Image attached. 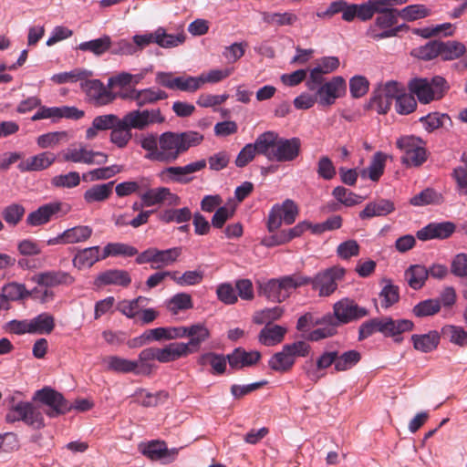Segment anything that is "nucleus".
Wrapping results in <instances>:
<instances>
[{
	"mask_svg": "<svg viewBox=\"0 0 467 467\" xmlns=\"http://www.w3.org/2000/svg\"><path fill=\"white\" fill-rule=\"evenodd\" d=\"M165 118L159 109L131 110L120 119L111 130L109 140L119 149L125 148L132 138L131 130H142L153 123H162Z\"/></svg>",
	"mask_w": 467,
	"mask_h": 467,
	"instance_id": "1",
	"label": "nucleus"
},
{
	"mask_svg": "<svg viewBox=\"0 0 467 467\" xmlns=\"http://www.w3.org/2000/svg\"><path fill=\"white\" fill-rule=\"evenodd\" d=\"M203 135L198 131H166L160 135L161 161H174L190 148L200 145Z\"/></svg>",
	"mask_w": 467,
	"mask_h": 467,
	"instance_id": "2",
	"label": "nucleus"
},
{
	"mask_svg": "<svg viewBox=\"0 0 467 467\" xmlns=\"http://www.w3.org/2000/svg\"><path fill=\"white\" fill-rule=\"evenodd\" d=\"M414 324L410 319L394 320L390 317H376L362 323L358 328V340L362 341L376 332L385 337H396L411 331Z\"/></svg>",
	"mask_w": 467,
	"mask_h": 467,
	"instance_id": "3",
	"label": "nucleus"
},
{
	"mask_svg": "<svg viewBox=\"0 0 467 467\" xmlns=\"http://www.w3.org/2000/svg\"><path fill=\"white\" fill-rule=\"evenodd\" d=\"M311 347L305 341H296L283 346L282 350L275 353L268 360L269 368L278 373L290 371L297 357H306Z\"/></svg>",
	"mask_w": 467,
	"mask_h": 467,
	"instance_id": "4",
	"label": "nucleus"
},
{
	"mask_svg": "<svg viewBox=\"0 0 467 467\" xmlns=\"http://www.w3.org/2000/svg\"><path fill=\"white\" fill-rule=\"evenodd\" d=\"M409 89L412 95L417 96L420 103L427 104L441 99L448 91L449 85L444 78L435 76L431 81L427 78L411 79Z\"/></svg>",
	"mask_w": 467,
	"mask_h": 467,
	"instance_id": "5",
	"label": "nucleus"
},
{
	"mask_svg": "<svg viewBox=\"0 0 467 467\" xmlns=\"http://www.w3.org/2000/svg\"><path fill=\"white\" fill-rule=\"evenodd\" d=\"M309 282V277L302 275H295L284 276L280 279L269 280L267 283L261 285L260 291L268 299L282 302L288 297L291 289L308 285Z\"/></svg>",
	"mask_w": 467,
	"mask_h": 467,
	"instance_id": "6",
	"label": "nucleus"
},
{
	"mask_svg": "<svg viewBox=\"0 0 467 467\" xmlns=\"http://www.w3.org/2000/svg\"><path fill=\"white\" fill-rule=\"evenodd\" d=\"M5 421L8 423L23 421L34 430H41L46 426L40 409L28 401H19L12 405L5 415Z\"/></svg>",
	"mask_w": 467,
	"mask_h": 467,
	"instance_id": "7",
	"label": "nucleus"
},
{
	"mask_svg": "<svg viewBox=\"0 0 467 467\" xmlns=\"http://www.w3.org/2000/svg\"><path fill=\"white\" fill-rule=\"evenodd\" d=\"M33 400L47 407L45 413L50 418L64 415L73 410L71 403L60 392L49 387L36 391Z\"/></svg>",
	"mask_w": 467,
	"mask_h": 467,
	"instance_id": "8",
	"label": "nucleus"
},
{
	"mask_svg": "<svg viewBox=\"0 0 467 467\" xmlns=\"http://www.w3.org/2000/svg\"><path fill=\"white\" fill-rule=\"evenodd\" d=\"M397 147L404 153L401 162L407 166H420L427 160L425 142L419 137L404 136L396 142Z\"/></svg>",
	"mask_w": 467,
	"mask_h": 467,
	"instance_id": "9",
	"label": "nucleus"
},
{
	"mask_svg": "<svg viewBox=\"0 0 467 467\" xmlns=\"http://www.w3.org/2000/svg\"><path fill=\"white\" fill-rule=\"evenodd\" d=\"M345 275V268L335 265L319 272L314 278H309L308 284L312 285L313 290L317 291L319 296L327 297L337 289L338 282L343 280Z\"/></svg>",
	"mask_w": 467,
	"mask_h": 467,
	"instance_id": "10",
	"label": "nucleus"
},
{
	"mask_svg": "<svg viewBox=\"0 0 467 467\" xmlns=\"http://www.w3.org/2000/svg\"><path fill=\"white\" fill-rule=\"evenodd\" d=\"M403 91V86L397 81H388L379 84L373 92L370 99L371 108L379 114H386L391 106L393 99L399 96V92Z\"/></svg>",
	"mask_w": 467,
	"mask_h": 467,
	"instance_id": "11",
	"label": "nucleus"
},
{
	"mask_svg": "<svg viewBox=\"0 0 467 467\" xmlns=\"http://www.w3.org/2000/svg\"><path fill=\"white\" fill-rule=\"evenodd\" d=\"M333 314L337 325L348 324L368 316V310L358 306L353 299L345 297L334 304Z\"/></svg>",
	"mask_w": 467,
	"mask_h": 467,
	"instance_id": "12",
	"label": "nucleus"
},
{
	"mask_svg": "<svg viewBox=\"0 0 467 467\" xmlns=\"http://www.w3.org/2000/svg\"><path fill=\"white\" fill-rule=\"evenodd\" d=\"M81 88L88 96L89 102L97 107L109 105L117 98V93L112 92V88L108 85L104 86L99 79H85L81 83Z\"/></svg>",
	"mask_w": 467,
	"mask_h": 467,
	"instance_id": "13",
	"label": "nucleus"
},
{
	"mask_svg": "<svg viewBox=\"0 0 467 467\" xmlns=\"http://www.w3.org/2000/svg\"><path fill=\"white\" fill-rule=\"evenodd\" d=\"M298 214V207L294 201L287 199L280 205H275L268 216L267 227L269 232L277 230L282 223L292 224Z\"/></svg>",
	"mask_w": 467,
	"mask_h": 467,
	"instance_id": "14",
	"label": "nucleus"
},
{
	"mask_svg": "<svg viewBox=\"0 0 467 467\" xmlns=\"http://www.w3.org/2000/svg\"><path fill=\"white\" fill-rule=\"evenodd\" d=\"M70 211V206L61 202H53L40 206L28 213L26 223L29 226H39L48 223L58 214L65 215Z\"/></svg>",
	"mask_w": 467,
	"mask_h": 467,
	"instance_id": "15",
	"label": "nucleus"
},
{
	"mask_svg": "<svg viewBox=\"0 0 467 467\" xmlns=\"http://www.w3.org/2000/svg\"><path fill=\"white\" fill-rule=\"evenodd\" d=\"M65 161L84 163L88 165H103L109 160V155L102 151L88 150L85 146L67 149L63 153Z\"/></svg>",
	"mask_w": 467,
	"mask_h": 467,
	"instance_id": "16",
	"label": "nucleus"
},
{
	"mask_svg": "<svg viewBox=\"0 0 467 467\" xmlns=\"http://www.w3.org/2000/svg\"><path fill=\"white\" fill-rule=\"evenodd\" d=\"M316 89L318 103L329 107L345 92L346 82L342 77H334L325 84H320Z\"/></svg>",
	"mask_w": 467,
	"mask_h": 467,
	"instance_id": "17",
	"label": "nucleus"
},
{
	"mask_svg": "<svg viewBox=\"0 0 467 467\" xmlns=\"http://www.w3.org/2000/svg\"><path fill=\"white\" fill-rule=\"evenodd\" d=\"M38 286L55 287L68 286L75 283L76 278L70 273L62 270H47L36 273L31 278Z\"/></svg>",
	"mask_w": 467,
	"mask_h": 467,
	"instance_id": "18",
	"label": "nucleus"
},
{
	"mask_svg": "<svg viewBox=\"0 0 467 467\" xmlns=\"http://www.w3.org/2000/svg\"><path fill=\"white\" fill-rule=\"evenodd\" d=\"M337 57H324L317 60L316 66L310 70L306 86L309 90L316 88L322 84L323 75L334 72L339 67Z\"/></svg>",
	"mask_w": 467,
	"mask_h": 467,
	"instance_id": "19",
	"label": "nucleus"
},
{
	"mask_svg": "<svg viewBox=\"0 0 467 467\" xmlns=\"http://www.w3.org/2000/svg\"><path fill=\"white\" fill-rule=\"evenodd\" d=\"M140 199L142 205L147 207L161 203H165L169 206H177L181 203L180 197L166 187L148 189L145 192L140 194Z\"/></svg>",
	"mask_w": 467,
	"mask_h": 467,
	"instance_id": "20",
	"label": "nucleus"
},
{
	"mask_svg": "<svg viewBox=\"0 0 467 467\" xmlns=\"http://www.w3.org/2000/svg\"><path fill=\"white\" fill-rule=\"evenodd\" d=\"M300 150L301 141L298 138L285 139L278 135L274 161L278 162L293 161L299 156Z\"/></svg>",
	"mask_w": 467,
	"mask_h": 467,
	"instance_id": "21",
	"label": "nucleus"
},
{
	"mask_svg": "<svg viewBox=\"0 0 467 467\" xmlns=\"http://www.w3.org/2000/svg\"><path fill=\"white\" fill-rule=\"evenodd\" d=\"M141 452L151 461H161L163 463L172 462L178 455V449L169 450L164 441H152L141 446Z\"/></svg>",
	"mask_w": 467,
	"mask_h": 467,
	"instance_id": "22",
	"label": "nucleus"
},
{
	"mask_svg": "<svg viewBox=\"0 0 467 467\" xmlns=\"http://www.w3.org/2000/svg\"><path fill=\"white\" fill-rule=\"evenodd\" d=\"M456 230L452 222L431 223L419 230L416 236L420 241L449 238Z\"/></svg>",
	"mask_w": 467,
	"mask_h": 467,
	"instance_id": "23",
	"label": "nucleus"
},
{
	"mask_svg": "<svg viewBox=\"0 0 467 467\" xmlns=\"http://www.w3.org/2000/svg\"><path fill=\"white\" fill-rule=\"evenodd\" d=\"M207 165L205 160H200L185 166H171L166 168L162 174L167 175L171 181L179 183H189L192 178L189 174L203 170Z\"/></svg>",
	"mask_w": 467,
	"mask_h": 467,
	"instance_id": "24",
	"label": "nucleus"
},
{
	"mask_svg": "<svg viewBox=\"0 0 467 467\" xmlns=\"http://www.w3.org/2000/svg\"><path fill=\"white\" fill-rule=\"evenodd\" d=\"M211 336L210 330L204 324L197 323L187 327V335L190 339L184 346L187 347L188 355L200 350L201 345Z\"/></svg>",
	"mask_w": 467,
	"mask_h": 467,
	"instance_id": "25",
	"label": "nucleus"
},
{
	"mask_svg": "<svg viewBox=\"0 0 467 467\" xmlns=\"http://www.w3.org/2000/svg\"><path fill=\"white\" fill-rule=\"evenodd\" d=\"M277 142L278 133L275 131H265L255 139L254 144L257 154L264 155L268 161H274Z\"/></svg>",
	"mask_w": 467,
	"mask_h": 467,
	"instance_id": "26",
	"label": "nucleus"
},
{
	"mask_svg": "<svg viewBox=\"0 0 467 467\" xmlns=\"http://www.w3.org/2000/svg\"><path fill=\"white\" fill-rule=\"evenodd\" d=\"M261 354L258 351L247 352L239 348L227 356V360L232 368L240 369L244 367L253 366L259 361Z\"/></svg>",
	"mask_w": 467,
	"mask_h": 467,
	"instance_id": "27",
	"label": "nucleus"
},
{
	"mask_svg": "<svg viewBox=\"0 0 467 467\" xmlns=\"http://www.w3.org/2000/svg\"><path fill=\"white\" fill-rule=\"evenodd\" d=\"M101 258L99 246H91L78 250L72 264L78 269L89 268Z\"/></svg>",
	"mask_w": 467,
	"mask_h": 467,
	"instance_id": "28",
	"label": "nucleus"
},
{
	"mask_svg": "<svg viewBox=\"0 0 467 467\" xmlns=\"http://www.w3.org/2000/svg\"><path fill=\"white\" fill-rule=\"evenodd\" d=\"M287 332L286 327L279 325H265L258 335V340L261 344L272 347L281 343Z\"/></svg>",
	"mask_w": 467,
	"mask_h": 467,
	"instance_id": "29",
	"label": "nucleus"
},
{
	"mask_svg": "<svg viewBox=\"0 0 467 467\" xmlns=\"http://www.w3.org/2000/svg\"><path fill=\"white\" fill-rule=\"evenodd\" d=\"M106 368L109 371L116 373H130L138 375L139 362L130 360L119 356H109L103 359Z\"/></svg>",
	"mask_w": 467,
	"mask_h": 467,
	"instance_id": "30",
	"label": "nucleus"
},
{
	"mask_svg": "<svg viewBox=\"0 0 467 467\" xmlns=\"http://www.w3.org/2000/svg\"><path fill=\"white\" fill-rule=\"evenodd\" d=\"M54 161L55 157L53 154L43 152L22 161L18 164L17 168L22 172L41 171L49 167L54 162Z\"/></svg>",
	"mask_w": 467,
	"mask_h": 467,
	"instance_id": "31",
	"label": "nucleus"
},
{
	"mask_svg": "<svg viewBox=\"0 0 467 467\" xmlns=\"http://www.w3.org/2000/svg\"><path fill=\"white\" fill-rule=\"evenodd\" d=\"M120 119L115 114H106L96 117L92 125L86 130V139L93 140L99 131L112 130Z\"/></svg>",
	"mask_w": 467,
	"mask_h": 467,
	"instance_id": "32",
	"label": "nucleus"
},
{
	"mask_svg": "<svg viewBox=\"0 0 467 467\" xmlns=\"http://www.w3.org/2000/svg\"><path fill=\"white\" fill-rule=\"evenodd\" d=\"M114 182L108 183L95 184L85 191L83 199L88 204L95 202H103L107 201L112 194Z\"/></svg>",
	"mask_w": 467,
	"mask_h": 467,
	"instance_id": "33",
	"label": "nucleus"
},
{
	"mask_svg": "<svg viewBox=\"0 0 467 467\" xmlns=\"http://www.w3.org/2000/svg\"><path fill=\"white\" fill-rule=\"evenodd\" d=\"M187 347L183 342L171 343L164 348H158L157 360L161 363H168L187 357Z\"/></svg>",
	"mask_w": 467,
	"mask_h": 467,
	"instance_id": "34",
	"label": "nucleus"
},
{
	"mask_svg": "<svg viewBox=\"0 0 467 467\" xmlns=\"http://www.w3.org/2000/svg\"><path fill=\"white\" fill-rule=\"evenodd\" d=\"M395 210L394 203L389 200H379L369 202L359 213L361 219H368L375 216H386Z\"/></svg>",
	"mask_w": 467,
	"mask_h": 467,
	"instance_id": "35",
	"label": "nucleus"
},
{
	"mask_svg": "<svg viewBox=\"0 0 467 467\" xmlns=\"http://www.w3.org/2000/svg\"><path fill=\"white\" fill-rule=\"evenodd\" d=\"M111 44L110 36L105 35L99 38L80 43L77 49L83 52H90L99 57L109 50Z\"/></svg>",
	"mask_w": 467,
	"mask_h": 467,
	"instance_id": "36",
	"label": "nucleus"
},
{
	"mask_svg": "<svg viewBox=\"0 0 467 467\" xmlns=\"http://www.w3.org/2000/svg\"><path fill=\"white\" fill-rule=\"evenodd\" d=\"M97 280L101 285H115L124 287L128 286L131 282V278L127 271L117 269L100 274Z\"/></svg>",
	"mask_w": 467,
	"mask_h": 467,
	"instance_id": "37",
	"label": "nucleus"
},
{
	"mask_svg": "<svg viewBox=\"0 0 467 467\" xmlns=\"http://www.w3.org/2000/svg\"><path fill=\"white\" fill-rule=\"evenodd\" d=\"M429 276L428 269L420 265L410 266L405 272V278L409 285L414 289H420Z\"/></svg>",
	"mask_w": 467,
	"mask_h": 467,
	"instance_id": "38",
	"label": "nucleus"
},
{
	"mask_svg": "<svg viewBox=\"0 0 467 467\" xmlns=\"http://www.w3.org/2000/svg\"><path fill=\"white\" fill-rule=\"evenodd\" d=\"M411 340L415 349L427 353L435 349L440 342V336L436 331L423 335H412Z\"/></svg>",
	"mask_w": 467,
	"mask_h": 467,
	"instance_id": "39",
	"label": "nucleus"
},
{
	"mask_svg": "<svg viewBox=\"0 0 467 467\" xmlns=\"http://www.w3.org/2000/svg\"><path fill=\"white\" fill-rule=\"evenodd\" d=\"M186 36L183 32L176 35L168 34L163 27L155 30V43L163 48L176 47L184 43Z\"/></svg>",
	"mask_w": 467,
	"mask_h": 467,
	"instance_id": "40",
	"label": "nucleus"
},
{
	"mask_svg": "<svg viewBox=\"0 0 467 467\" xmlns=\"http://www.w3.org/2000/svg\"><path fill=\"white\" fill-rule=\"evenodd\" d=\"M123 171L122 166L120 165H111L108 167H101L91 170L86 173L82 174V179L85 182H97V181H104L109 180L114 177L116 174L121 172Z\"/></svg>",
	"mask_w": 467,
	"mask_h": 467,
	"instance_id": "41",
	"label": "nucleus"
},
{
	"mask_svg": "<svg viewBox=\"0 0 467 467\" xmlns=\"http://www.w3.org/2000/svg\"><path fill=\"white\" fill-rule=\"evenodd\" d=\"M31 334H50L55 328V317L42 313L30 320Z\"/></svg>",
	"mask_w": 467,
	"mask_h": 467,
	"instance_id": "42",
	"label": "nucleus"
},
{
	"mask_svg": "<svg viewBox=\"0 0 467 467\" xmlns=\"http://www.w3.org/2000/svg\"><path fill=\"white\" fill-rule=\"evenodd\" d=\"M310 223H308L307 222H301L297 223L295 227L288 230H284L280 232L278 235L273 236V241L265 244L268 246H272L285 244L294 239L295 237L300 236L306 230L310 228Z\"/></svg>",
	"mask_w": 467,
	"mask_h": 467,
	"instance_id": "43",
	"label": "nucleus"
},
{
	"mask_svg": "<svg viewBox=\"0 0 467 467\" xmlns=\"http://www.w3.org/2000/svg\"><path fill=\"white\" fill-rule=\"evenodd\" d=\"M440 57L442 60H454L464 55L466 47L458 41H440Z\"/></svg>",
	"mask_w": 467,
	"mask_h": 467,
	"instance_id": "44",
	"label": "nucleus"
},
{
	"mask_svg": "<svg viewBox=\"0 0 467 467\" xmlns=\"http://www.w3.org/2000/svg\"><path fill=\"white\" fill-rule=\"evenodd\" d=\"M388 159V155L383 153L382 151H377L370 161L369 166L367 170H364L362 171V176H365V174L368 172V178L373 181L377 182L379 180L381 175L384 172L385 163L386 160Z\"/></svg>",
	"mask_w": 467,
	"mask_h": 467,
	"instance_id": "45",
	"label": "nucleus"
},
{
	"mask_svg": "<svg viewBox=\"0 0 467 467\" xmlns=\"http://www.w3.org/2000/svg\"><path fill=\"white\" fill-rule=\"evenodd\" d=\"M168 95L165 91L155 88H145L137 90L134 100L139 107H143L148 104H153L158 100L165 99Z\"/></svg>",
	"mask_w": 467,
	"mask_h": 467,
	"instance_id": "46",
	"label": "nucleus"
},
{
	"mask_svg": "<svg viewBox=\"0 0 467 467\" xmlns=\"http://www.w3.org/2000/svg\"><path fill=\"white\" fill-rule=\"evenodd\" d=\"M181 254L182 249L180 247H173L167 250H159L156 248L155 265H151V268L160 269L169 266L175 263Z\"/></svg>",
	"mask_w": 467,
	"mask_h": 467,
	"instance_id": "47",
	"label": "nucleus"
},
{
	"mask_svg": "<svg viewBox=\"0 0 467 467\" xmlns=\"http://www.w3.org/2000/svg\"><path fill=\"white\" fill-rule=\"evenodd\" d=\"M337 359V351H327L324 352L317 359V368L316 369H307L306 371L307 377L317 382L321 375L318 374V370L326 369L329 368L332 364L336 367Z\"/></svg>",
	"mask_w": 467,
	"mask_h": 467,
	"instance_id": "48",
	"label": "nucleus"
},
{
	"mask_svg": "<svg viewBox=\"0 0 467 467\" xmlns=\"http://www.w3.org/2000/svg\"><path fill=\"white\" fill-rule=\"evenodd\" d=\"M136 254H138V250L132 245L122 243H109L104 247L101 258L105 259L109 256L118 255L131 257Z\"/></svg>",
	"mask_w": 467,
	"mask_h": 467,
	"instance_id": "49",
	"label": "nucleus"
},
{
	"mask_svg": "<svg viewBox=\"0 0 467 467\" xmlns=\"http://www.w3.org/2000/svg\"><path fill=\"white\" fill-rule=\"evenodd\" d=\"M148 299L143 296H139L133 300H122L118 303L117 309L129 318L137 317L143 307V303Z\"/></svg>",
	"mask_w": 467,
	"mask_h": 467,
	"instance_id": "50",
	"label": "nucleus"
},
{
	"mask_svg": "<svg viewBox=\"0 0 467 467\" xmlns=\"http://www.w3.org/2000/svg\"><path fill=\"white\" fill-rule=\"evenodd\" d=\"M93 230L88 225H78L64 231V237L67 244L82 243L90 238Z\"/></svg>",
	"mask_w": 467,
	"mask_h": 467,
	"instance_id": "51",
	"label": "nucleus"
},
{
	"mask_svg": "<svg viewBox=\"0 0 467 467\" xmlns=\"http://www.w3.org/2000/svg\"><path fill=\"white\" fill-rule=\"evenodd\" d=\"M158 348H148L141 350L139 354L138 375H150L152 372L153 366L149 363L151 360H157Z\"/></svg>",
	"mask_w": 467,
	"mask_h": 467,
	"instance_id": "52",
	"label": "nucleus"
},
{
	"mask_svg": "<svg viewBox=\"0 0 467 467\" xmlns=\"http://www.w3.org/2000/svg\"><path fill=\"white\" fill-rule=\"evenodd\" d=\"M263 20L268 25L272 26H291L297 21L296 15L289 12L285 13H267L262 14Z\"/></svg>",
	"mask_w": 467,
	"mask_h": 467,
	"instance_id": "53",
	"label": "nucleus"
},
{
	"mask_svg": "<svg viewBox=\"0 0 467 467\" xmlns=\"http://www.w3.org/2000/svg\"><path fill=\"white\" fill-rule=\"evenodd\" d=\"M25 213L26 209L22 204L12 203L3 209L1 215L7 224L16 226L22 221Z\"/></svg>",
	"mask_w": 467,
	"mask_h": 467,
	"instance_id": "54",
	"label": "nucleus"
},
{
	"mask_svg": "<svg viewBox=\"0 0 467 467\" xmlns=\"http://www.w3.org/2000/svg\"><path fill=\"white\" fill-rule=\"evenodd\" d=\"M140 146L148 151L147 159L161 161V146L159 145V138L156 134H148L142 137Z\"/></svg>",
	"mask_w": 467,
	"mask_h": 467,
	"instance_id": "55",
	"label": "nucleus"
},
{
	"mask_svg": "<svg viewBox=\"0 0 467 467\" xmlns=\"http://www.w3.org/2000/svg\"><path fill=\"white\" fill-rule=\"evenodd\" d=\"M226 359L222 355L214 353H206L199 358V363L201 365H210L212 367L213 374H223L226 368Z\"/></svg>",
	"mask_w": 467,
	"mask_h": 467,
	"instance_id": "56",
	"label": "nucleus"
},
{
	"mask_svg": "<svg viewBox=\"0 0 467 467\" xmlns=\"http://www.w3.org/2000/svg\"><path fill=\"white\" fill-rule=\"evenodd\" d=\"M361 355L357 350H348L341 355L337 352L336 370L338 372L350 369L359 362Z\"/></svg>",
	"mask_w": 467,
	"mask_h": 467,
	"instance_id": "57",
	"label": "nucleus"
},
{
	"mask_svg": "<svg viewBox=\"0 0 467 467\" xmlns=\"http://www.w3.org/2000/svg\"><path fill=\"white\" fill-rule=\"evenodd\" d=\"M191 218L192 212L188 207L165 210L160 214V220L166 223L171 222L182 223L190 221Z\"/></svg>",
	"mask_w": 467,
	"mask_h": 467,
	"instance_id": "58",
	"label": "nucleus"
},
{
	"mask_svg": "<svg viewBox=\"0 0 467 467\" xmlns=\"http://www.w3.org/2000/svg\"><path fill=\"white\" fill-rule=\"evenodd\" d=\"M379 297L381 298V307L384 309L389 308L390 306L399 302V287L397 285H392L390 281H388L387 284L382 288V290L380 291Z\"/></svg>",
	"mask_w": 467,
	"mask_h": 467,
	"instance_id": "59",
	"label": "nucleus"
},
{
	"mask_svg": "<svg viewBox=\"0 0 467 467\" xmlns=\"http://www.w3.org/2000/svg\"><path fill=\"white\" fill-rule=\"evenodd\" d=\"M283 313L284 310L280 306L265 308L256 312L253 317V321L258 325H272L274 321L279 319L282 317Z\"/></svg>",
	"mask_w": 467,
	"mask_h": 467,
	"instance_id": "60",
	"label": "nucleus"
},
{
	"mask_svg": "<svg viewBox=\"0 0 467 467\" xmlns=\"http://www.w3.org/2000/svg\"><path fill=\"white\" fill-rule=\"evenodd\" d=\"M441 310V302L436 299H427L417 304L412 313L418 317L433 316Z\"/></svg>",
	"mask_w": 467,
	"mask_h": 467,
	"instance_id": "61",
	"label": "nucleus"
},
{
	"mask_svg": "<svg viewBox=\"0 0 467 467\" xmlns=\"http://www.w3.org/2000/svg\"><path fill=\"white\" fill-rule=\"evenodd\" d=\"M396 111L401 115H407L413 112L416 109L417 102L412 94L405 93L403 91L399 92V96L396 99Z\"/></svg>",
	"mask_w": 467,
	"mask_h": 467,
	"instance_id": "62",
	"label": "nucleus"
},
{
	"mask_svg": "<svg viewBox=\"0 0 467 467\" xmlns=\"http://www.w3.org/2000/svg\"><path fill=\"white\" fill-rule=\"evenodd\" d=\"M1 293L10 301H19L26 299V287L24 284L10 282L5 284Z\"/></svg>",
	"mask_w": 467,
	"mask_h": 467,
	"instance_id": "63",
	"label": "nucleus"
},
{
	"mask_svg": "<svg viewBox=\"0 0 467 467\" xmlns=\"http://www.w3.org/2000/svg\"><path fill=\"white\" fill-rule=\"evenodd\" d=\"M441 195L432 189H425L419 194H416L410 200V203L414 206H423L432 203H440Z\"/></svg>",
	"mask_w": 467,
	"mask_h": 467,
	"instance_id": "64",
	"label": "nucleus"
}]
</instances>
